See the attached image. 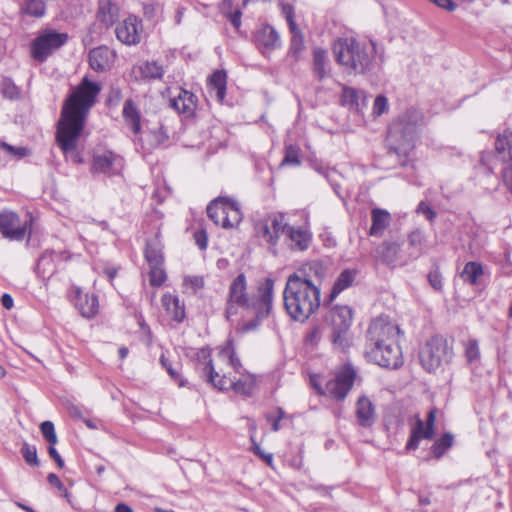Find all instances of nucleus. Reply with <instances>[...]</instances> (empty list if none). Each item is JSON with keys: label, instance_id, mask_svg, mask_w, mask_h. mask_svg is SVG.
I'll use <instances>...</instances> for the list:
<instances>
[{"label": "nucleus", "instance_id": "obj_1", "mask_svg": "<svg viewBox=\"0 0 512 512\" xmlns=\"http://www.w3.org/2000/svg\"><path fill=\"white\" fill-rule=\"evenodd\" d=\"M101 90L102 87L99 82L91 81L88 76H85L71 90L63 104L56 140L63 153L66 156L70 155L74 162H81L79 155L76 153L78 139L84 128L86 118L95 105Z\"/></svg>", "mask_w": 512, "mask_h": 512}, {"label": "nucleus", "instance_id": "obj_2", "mask_svg": "<svg viewBox=\"0 0 512 512\" xmlns=\"http://www.w3.org/2000/svg\"><path fill=\"white\" fill-rule=\"evenodd\" d=\"M227 368H232L237 373H240L242 368L231 341L219 347L213 358L208 348H203L197 353V370L206 382L220 391L233 389L238 394L250 396L255 387V378L247 375L235 380L226 371Z\"/></svg>", "mask_w": 512, "mask_h": 512}, {"label": "nucleus", "instance_id": "obj_3", "mask_svg": "<svg viewBox=\"0 0 512 512\" xmlns=\"http://www.w3.org/2000/svg\"><path fill=\"white\" fill-rule=\"evenodd\" d=\"M274 281L270 278L264 279L259 283L257 291L248 296L246 292V278L244 274H239L231 283L226 308V317L230 318L237 312V307L252 310L255 319L243 325L242 331L248 332L254 330L259 322L267 317L272 309Z\"/></svg>", "mask_w": 512, "mask_h": 512}, {"label": "nucleus", "instance_id": "obj_4", "mask_svg": "<svg viewBox=\"0 0 512 512\" xmlns=\"http://www.w3.org/2000/svg\"><path fill=\"white\" fill-rule=\"evenodd\" d=\"M320 288L307 276L290 275L283 291L284 307L291 319L308 320L320 306Z\"/></svg>", "mask_w": 512, "mask_h": 512}, {"label": "nucleus", "instance_id": "obj_5", "mask_svg": "<svg viewBox=\"0 0 512 512\" xmlns=\"http://www.w3.org/2000/svg\"><path fill=\"white\" fill-rule=\"evenodd\" d=\"M424 124L422 112L416 108L407 109L389 126L387 145L397 156H407L414 148L415 140Z\"/></svg>", "mask_w": 512, "mask_h": 512}, {"label": "nucleus", "instance_id": "obj_6", "mask_svg": "<svg viewBox=\"0 0 512 512\" xmlns=\"http://www.w3.org/2000/svg\"><path fill=\"white\" fill-rule=\"evenodd\" d=\"M336 62L353 74H363L371 69L376 53L374 42L363 45L353 38H339L333 45Z\"/></svg>", "mask_w": 512, "mask_h": 512}, {"label": "nucleus", "instance_id": "obj_7", "mask_svg": "<svg viewBox=\"0 0 512 512\" xmlns=\"http://www.w3.org/2000/svg\"><path fill=\"white\" fill-rule=\"evenodd\" d=\"M419 358L423 368L428 372H433L451 362L453 348L447 339L434 336L422 347Z\"/></svg>", "mask_w": 512, "mask_h": 512}, {"label": "nucleus", "instance_id": "obj_8", "mask_svg": "<svg viewBox=\"0 0 512 512\" xmlns=\"http://www.w3.org/2000/svg\"><path fill=\"white\" fill-rule=\"evenodd\" d=\"M353 311L348 305H332L325 317L326 324L331 328V342L336 348L344 350L348 347L347 332L352 324Z\"/></svg>", "mask_w": 512, "mask_h": 512}, {"label": "nucleus", "instance_id": "obj_9", "mask_svg": "<svg viewBox=\"0 0 512 512\" xmlns=\"http://www.w3.org/2000/svg\"><path fill=\"white\" fill-rule=\"evenodd\" d=\"M208 217L216 224L225 229L236 227L242 219V214L237 202L219 197L207 206Z\"/></svg>", "mask_w": 512, "mask_h": 512}, {"label": "nucleus", "instance_id": "obj_10", "mask_svg": "<svg viewBox=\"0 0 512 512\" xmlns=\"http://www.w3.org/2000/svg\"><path fill=\"white\" fill-rule=\"evenodd\" d=\"M356 375L354 367L347 364L336 373L335 378L327 381L324 389L314 381L313 385L321 395L330 396L336 400H344L354 384Z\"/></svg>", "mask_w": 512, "mask_h": 512}, {"label": "nucleus", "instance_id": "obj_11", "mask_svg": "<svg viewBox=\"0 0 512 512\" xmlns=\"http://www.w3.org/2000/svg\"><path fill=\"white\" fill-rule=\"evenodd\" d=\"M368 361L388 369H397L403 364L402 351L397 341L366 346Z\"/></svg>", "mask_w": 512, "mask_h": 512}, {"label": "nucleus", "instance_id": "obj_12", "mask_svg": "<svg viewBox=\"0 0 512 512\" xmlns=\"http://www.w3.org/2000/svg\"><path fill=\"white\" fill-rule=\"evenodd\" d=\"M288 223L284 214H269L255 223V233L259 238L272 246L278 243L280 235H284Z\"/></svg>", "mask_w": 512, "mask_h": 512}, {"label": "nucleus", "instance_id": "obj_13", "mask_svg": "<svg viewBox=\"0 0 512 512\" xmlns=\"http://www.w3.org/2000/svg\"><path fill=\"white\" fill-rule=\"evenodd\" d=\"M400 334L399 327L388 317L380 316L374 319L367 331V345L373 346L397 341Z\"/></svg>", "mask_w": 512, "mask_h": 512}, {"label": "nucleus", "instance_id": "obj_14", "mask_svg": "<svg viewBox=\"0 0 512 512\" xmlns=\"http://www.w3.org/2000/svg\"><path fill=\"white\" fill-rule=\"evenodd\" d=\"M30 226V222H22L20 217L12 211L0 212V232L4 238L22 241Z\"/></svg>", "mask_w": 512, "mask_h": 512}, {"label": "nucleus", "instance_id": "obj_15", "mask_svg": "<svg viewBox=\"0 0 512 512\" xmlns=\"http://www.w3.org/2000/svg\"><path fill=\"white\" fill-rule=\"evenodd\" d=\"M123 159L112 151H96L93 155L91 170L108 176L119 174L123 169Z\"/></svg>", "mask_w": 512, "mask_h": 512}, {"label": "nucleus", "instance_id": "obj_16", "mask_svg": "<svg viewBox=\"0 0 512 512\" xmlns=\"http://www.w3.org/2000/svg\"><path fill=\"white\" fill-rule=\"evenodd\" d=\"M67 41V34L48 32L36 38L32 45V55L38 61H44L53 50Z\"/></svg>", "mask_w": 512, "mask_h": 512}, {"label": "nucleus", "instance_id": "obj_17", "mask_svg": "<svg viewBox=\"0 0 512 512\" xmlns=\"http://www.w3.org/2000/svg\"><path fill=\"white\" fill-rule=\"evenodd\" d=\"M495 148L497 157L502 162H510L503 169V181L512 193V131H504L502 134H499L495 142Z\"/></svg>", "mask_w": 512, "mask_h": 512}, {"label": "nucleus", "instance_id": "obj_18", "mask_svg": "<svg viewBox=\"0 0 512 512\" xmlns=\"http://www.w3.org/2000/svg\"><path fill=\"white\" fill-rule=\"evenodd\" d=\"M142 28V21L130 15L116 26V37L126 45L138 44L141 40Z\"/></svg>", "mask_w": 512, "mask_h": 512}, {"label": "nucleus", "instance_id": "obj_19", "mask_svg": "<svg viewBox=\"0 0 512 512\" xmlns=\"http://www.w3.org/2000/svg\"><path fill=\"white\" fill-rule=\"evenodd\" d=\"M436 413V409H431L428 413L426 423L421 419H417L415 426L411 430L410 439L406 444L407 450L417 449L421 439L433 438Z\"/></svg>", "mask_w": 512, "mask_h": 512}, {"label": "nucleus", "instance_id": "obj_20", "mask_svg": "<svg viewBox=\"0 0 512 512\" xmlns=\"http://www.w3.org/2000/svg\"><path fill=\"white\" fill-rule=\"evenodd\" d=\"M355 416L359 426L372 427L377 419L376 407L365 395L360 396L355 404Z\"/></svg>", "mask_w": 512, "mask_h": 512}, {"label": "nucleus", "instance_id": "obj_21", "mask_svg": "<svg viewBox=\"0 0 512 512\" xmlns=\"http://www.w3.org/2000/svg\"><path fill=\"white\" fill-rule=\"evenodd\" d=\"M284 235L286 236L285 241L287 245L293 250L304 251L311 242V233L303 227H295L288 224Z\"/></svg>", "mask_w": 512, "mask_h": 512}, {"label": "nucleus", "instance_id": "obj_22", "mask_svg": "<svg viewBox=\"0 0 512 512\" xmlns=\"http://www.w3.org/2000/svg\"><path fill=\"white\" fill-rule=\"evenodd\" d=\"M74 304L85 318L94 317L99 308L97 297L95 295L85 294L79 288L75 290Z\"/></svg>", "mask_w": 512, "mask_h": 512}, {"label": "nucleus", "instance_id": "obj_23", "mask_svg": "<svg viewBox=\"0 0 512 512\" xmlns=\"http://www.w3.org/2000/svg\"><path fill=\"white\" fill-rule=\"evenodd\" d=\"M371 227L369 229V235L375 237H382L385 230L390 226L392 222L391 214L381 208H373L371 210Z\"/></svg>", "mask_w": 512, "mask_h": 512}, {"label": "nucleus", "instance_id": "obj_24", "mask_svg": "<svg viewBox=\"0 0 512 512\" xmlns=\"http://www.w3.org/2000/svg\"><path fill=\"white\" fill-rule=\"evenodd\" d=\"M114 54L107 47H97L89 53L90 67L98 72H103L110 68Z\"/></svg>", "mask_w": 512, "mask_h": 512}, {"label": "nucleus", "instance_id": "obj_25", "mask_svg": "<svg viewBox=\"0 0 512 512\" xmlns=\"http://www.w3.org/2000/svg\"><path fill=\"white\" fill-rule=\"evenodd\" d=\"M162 305L167 315L176 322H182L185 318V306L178 296L171 293H165L162 296Z\"/></svg>", "mask_w": 512, "mask_h": 512}, {"label": "nucleus", "instance_id": "obj_26", "mask_svg": "<svg viewBox=\"0 0 512 512\" xmlns=\"http://www.w3.org/2000/svg\"><path fill=\"white\" fill-rule=\"evenodd\" d=\"M170 105L178 113L186 116L193 115L196 108L195 96L186 90H180L179 94L170 100Z\"/></svg>", "mask_w": 512, "mask_h": 512}, {"label": "nucleus", "instance_id": "obj_27", "mask_svg": "<svg viewBox=\"0 0 512 512\" xmlns=\"http://www.w3.org/2000/svg\"><path fill=\"white\" fill-rule=\"evenodd\" d=\"M329 59L327 55V51L323 48L316 47L313 50V61H312V71L314 76L318 80H323L329 75Z\"/></svg>", "mask_w": 512, "mask_h": 512}, {"label": "nucleus", "instance_id": "obj_28", "mask_svg": "<svg viewBox=\"0 0 512 512\" xmlns=\"http://www.w3.org/2000/svg\"><path fill=\"white\" fill-rule=\"evenodd\" d=\"M122 115L126 124L130 127L133 133L139 134L141 131V114L131 99H127L124 102Z\"/></svg>", "mask_w": 512, "mask_h": 512}, {"label": "nucleus", "instance_id": "obj_29", "mask_svg": "<svg viewBox=\"0 0 512 512\" xmlns=\"http://www.w3.org/2000/svg\"><path fill=\"white\" fill-rule=\"evenodd\" d=\"M366 96L363 91L351 87H344L341 96V104L351 110L360 111L365 106Z\"/></svg>", "mask_w": 512, "mask_h": 512}, {"label": "nucleus", "instance_id": "obj_30", "mask_svg": "<svg viewBox=\"0 0 512 512\" xmlns=\"http://www.w3.org/2000/svg\"><path fill=\"white\" fill-rule=\"evenodd\" d=\"M356 277V271L352 269H345L343 270L340 275L337 277L331 293L328 297V303H332L337 296L350 286H352L353 282L355 281Z\"/></svg>", "mask_w": 512, "mask_h": 512}, {"label": "nucleus", "instance_id": "obj_31", "mask_svg": "<svg viewBox=\"0 0 512 512\" xmlns=\"http://www.w3.org/2000/svg\"><path fill=\"white\" fill-rule=\"evenodd\" d=\"M256 41L259 46L269 51L280 46L279 34L272 26L269 25L264 26L258 31Z\"/></svg>", "mask_w": 512, "mask_h": 512}, {"label": "nucleus", "instance_id": "obj_32", "mask_svg": "<svg viewBox=\"0 0 512 512\" xmlns=\"http://www.w3.org/2000/svg\"><path fill=\"white\" fill-rule=\"evenodd\" d=\"M401 246L400 242L386 240L377 248L376 252L384 263L390 265L398 260Z\"/></svg>", "mask_w": 512, "mask_h": 512}, {"label": "nucleus", "instance_id": "obj_33", "mask_svg": "<svg viewBox=\"0 0 512 512\" xmlns=\"http://www.w3.org/2000/svg\"><path fill=\"white\" fill-rule=\"evenodd\" d=\"M227 75L223 70L215 71L209 78V87L215 92V97L222 102L226 95Z\"/></svg>", "mask_w": 512, "mask_h": 512}, {"label": "nucleus", "instance_id": "obj_34", "mask_svg": "<svg viewBox=\"0 0 512 512\" xmlns=\"http://www.w3.org/2000/svg\"><path fill=\"white\" fill-rule=\"evenodd\" d=\"M98 20L106 27L113 25L119 17V8L116 4L103 2L99 6Z\"/></svg>", "mask_w": 512, "mask_h": 512}, {"label": "nucleus", "instance_id": "obj_35", "mask_svg": "<svg viewBox=\"0 0 512 512\" xmlns=\"http://www.w3.org/2000/svg\"><path fill=\"white\" fill-rule=\"evenodd\" d=\"M484 274V269L481 263L470 261L467 262L460 273V277L463 281L471 284L477 285L480 277Z\"/></svg>", "mask_w": 512, "mask_h": 512}, {"label": "nucleus", "instance_id": "obj_36", "mask_svg": "<svg viewBox=\"0 0 512 512\" xmlns=\"http://www.w3.org/2000/svg\"><path fill=\"white\" fill-rule=\"evenodd\" d=\"M426 242L425 232L420 228H415L408 234L409 247L413 250L411 255L418 258L423 253Z\"/></svg>", "mask_w": 512, "mask_h": 512}, {"label": "nucleus", "instance_id": "obj_37", "mask_svg": "<svg viewBox=\"0 0 512 512\" xmlns=\"http://www.w3.org/2000/svg\"><path fill=\"white\" fill-rule=\"evenodd\" d=\"M139 71L143 79H159L162 77L164 70L157 62H145L134 68Z\"/></svg>", "mask_w": 512, "mask_h": 512}, {"label": "nucleus", "instance_id": "obj_38", "mask_svg": "<svg viewBox=\"0 0 512 512\" xmlns=\"http://www.w3.org/2000/svg\"><path fill=\"white\" fill-rule=\"evenodd\" d=\"M145 258L149 266L163 265V254L159 243L156 240L150 241L146 245Z\"/></svg>", "mask_w": 512, "mask_h": 512}, {"label": "nucleus", "instance_id": "obj_39", "mask_svg": "<svg viewBox=\"0 0 512 512\" xmlns=\"http://www.w3.org/2000/svg\"><path fill=\"white\" fill-rule=\"evenodd\" d=\"M290 32L292 37L289 52L296 60H298L305 49L304 36L299 27H296V29H290Z\"/></svg>", "mask_w": 512, "mask_h": 512}, {"label": "nucleus", "instance_id": "obj_40", "mask_svg": "<svg viewBox=\"0 0 512 512\" xmlns=\"http://www.w3.org/2000/svg\"><path fill=\"white\" fill-rule=\"evenodd\" d=\"M454 437L451 433H445L432 446L434 456L439 459L453 445Z\"/></svg>", "mask_w": 512, "mask_h": 512}, {"label": "nucleus", "instance_id": "obj_41", "mask_svg": "<svg viewBox=\"0 0 512 512\" xmlns=\"http://www.w3.org/2000/svg\"><path fill=\"white\" fill-rule=\"evenodd\" d=\"M465 357L469 363L477 362L480 359V349L478 341L469 339L463 343Z\"/></svg>", "mask_w": 512, "mask_h": 512}, {"label": "nucleus", "instance_id": "obj_42", "mask_svg": "<svg viewBox=\"0 0 512 512\" xmlns=\"http://www.w3.org/2000/svg\"><path fill=\"white\" fill-rule=\"evenodd\" d=\"M167 279V275L162 265L150 266L149 282L154 287H160Z\"/></svg>", "mask_w": 512, "mask_h": 512}, {"label": "nucleus", "instance_id": "obj_43", "mask_svg": "<svg viewBox=\"0 0 512 512\" xmlns=\"http://www.w3.org/2000/svg\"><path fill=\"white\" fill-rule=\"evenodd\" d=\"M23 10L34 17H42L45 13V5L42 0H27Z\"/></svg>", "mask_w": 512, "mask_h": 512}, {"label": "nucleus", "instance_id": "obj_44", "mask_svg": "<svg viewBox=\"0 0 512 512\" xmlns=\"http://www.w3.org/2000/svg\"><path fill=\"white\" fill-rule=\"evenodd\" d=\"M300 157H299V148L294 145H289L285 149V156L281 162L282 166L291 165L298 166L300 165Z\"/></svg>", "mask_w": 512, "mask_h": 512}, {"label": "nucleus", "instance_id": "obj_45", "mask_svg": "<svg viewBox=\"0 0 512 512\" xmlns=\"http://www.w3.org/2000/svg\"><path fill=\"white\" fill-rule=\"evenodd\" d=\"M40 431L44 439L50 444L55 445L58 438L55 432L54 424L51 421H44L40 424Z\"/></svg>", "mask_w": 512, "mask_h": 512}, {"label": "nucleus", "instance_id": "obj_46", "mask_svg": "<svg viewBox=\"0 0 512 512\" xmlns=\"http://www.w3.org/2000/svg\"><path fill=\"white\" fill-rule=\"evenodd\" d=\"M21 454L25 459L26 463L30 466L37 467L39 466V460L37 457V450L34 446L29 445L28 443H24L21 448Z\"/></svg>", "mask_w": 512, "mask_h": 512}, {"label": "nucleus", "instance_id": "obj_47", "mask_svg": "<svg viewBox=\"0 0 512 512\" xmlns=\"http://www.w3.org/2000/svg\"><path fill=\"white\" fill-rule=\"evenodd\" d=\"M1 147L11 156L16 159H21L30 154V151L25 147H15L8 143L2 142Z\"/></svg>", "mask_w": 512, "mask_h": 512}, {"label": "nucleus", "instance_id": "obj_48", "mask_svg": "<svg viewBox=\"0 0 512 512\" xmlns=\"http://www.w3.org/2000/svg\"><path fill=\"white\" fill-rule=\"evenodd\" d=\"M149 137L151 138V143L156 147L166 146L169 138L166 131H164L163 128H159L157 130L152 131L149 134Z\"/></svg>", "mask_w": 512, "mask_h": 512}, {"label": "nucleus", "instance_id": "obj_49", "mask_svg": "<svg viewBox=\"0 0 512 512\" xmlns=\"http://www.w3.org/2000/svg\"><path fill=\"white\" fill-rule=\"evenodd\" d=\"M280 7L282 10V14L284 15L288 22L289 29H296V27L298 26L294 20L295 13L293 6L288 3L280 2Z\"/></svg>", "mask_w": 512, "mask_h": 512}, {"label": "nucleus", "instance_id": "obj_50", "mask_svg": "<svg viewBox=\"0 0 512 512\" xmlns=\"http://www.w3.org/2000/svg\"><path fill=\"white\" fill-rule=\"evenodd\" d=\"M160 362L162 364V366L167 370L168 374L175 380V381H178V385L180 387H183L185 386L186 384V381H184L183 379H180L179 378V374L177 373V371L175 369H173V367L171 366V364L168 362V360L164 357V355L161 356L160 358Z\"/></svg>", "mask_w": 512, "mask_h": 512}, {"label": "nucleus", "instance_id": "obj_51", "mask_svg": "<svg viewBox=\"0 0 512 512\" xmlns=\"http://www.w3.org/2000/svg\"><path fill=\"white\" fill-rule=\"evenodd\" d=\"M250 440L252 443V451L262 459H264L267 464L271 465L273 461V455L272 454H266L260 447V445L256 442L255 437L253 435H250Z\"/></svg>", "mask_w": 512, "mask_h": 512}, {"label": "nucleus", "instance_id": "obj_52", "mask_svg": "<svg viewBox=\"0 0 512 512\" xmlns=\"http://www.w3.org/2000/svg\"><path fill=\"white\" fill-rule=\"evenodd\" d=\"M388 109V101H387V98L383 95H379L376 97V99L374 100V105H373V113L376 114V115H382L383 113H385Z\"/></svg>", "mask_w": 512, "mask_h": 512}, {"label": "nucleus", "instance_id": "obj_53", "mask_svg": "<svg viewBox=\"0 0 512 512\" xmlns=\"http://www.w3.org/2000/svg\"><path fill=\"white\" fill-rule=\"evenodd\" d=\"M417 213L424 215L431 222L436 218V212L424 201L419 203Z\"/></svg>", "mask_w": 512, "mask_h": 512}, {"label": "nucleus", "instance_id": "obj_54", "mask_svg": "<svg viewBox=\"0 0 512 512\" xmlns=\"http://www.w3.org/2000/svg\"><path fill=\"white\" fill-rule=\"evenodd\" d=\"M47 480H48V482H49L51 485H53V486L57 487V489H58L59 491H62V492H63V496H64L66 499H68V497H69L68 491L66 490V488L64 487V485L62 484V482L60 481L59 477H58L56 474H54V473H50V474L48 475V477H47Z\"/></svg>", "mask_w": 512, "mask_h": 512}, {"label": "nucleus", "instance_id": "obj_55", "mask_svg": "<svg viewBox=\"0 0 512 512\" xmlns=\"http://www.w3.org/2000/svg\"><path fill=\"white\" fill-rule=\"evenodd\" d=\"M428 280H429V283L431 284V286L435 290L439 291L442 289V276L439 273V271H437V270L431 271L428 275Z\"/></svg>", "mask_w": 512, "mask_h": 512}, {"label": "nucleus", "instance_id": "obj_56", "mask_svg": "<svg viewBox=\"0 0 512 512\" xmlns=\"http://www.w3.org/2000/svg\"><path fill=\"white\" fill-rule=\"evenodd\" d=\"M184 284L189 286L194 291H196L203 287L204 281H203V278L198 277V276H192V277L188 276V277H185Z\"/></svg>", "mask_w": 512, "mask_h": 512}, {"label": "nucleus", "instance_id": "obj_57", "mask_svg": "<svg viewBox=\"0 0 512 512\" xmlns=\"http://www.w3.org/2000/svg\"><path fill=\"white\" fill-rule=\"evenodd\" d=\"M195 241L201 250H205L207 247V235L205 231H199L195 233Z\"/></svg>", "mask_w": 512, "mask_h": 512}, {"label": "nucleus", "instance_id": "obj_58", "mask_svg": "<svg viewBox=\"0 0 512 512\" xmlns=\"http://www.w3.org/2000/svg\"><path fill=\"white\" fill-rule=\"evenodd\" d=\"M48 453L50 457L56 462L58 467L62 468L64 466V461L57 452V450L54 448V445H50L48 448Z\"/></svg>", "mask_w": 512, "mask_h": 512}, {"label": "nucleus", "instance_id": "obj_59", "mask_svg": "<svg viewBox=\"0 0 512 512\" xmlns=\"http://www.w3.org/2000/svg\"><path fill=\"white\" fill-rule=\"evenodd\" d=\"M241 16L242 13L240 10H236L234 13L229 14V20L236 29L241 26Z\"/></svg>", "mask_w": 512, "mask_h": 512}, {"label": "nucleus", "instance_id": "obj_60", "mask_svg": "<svg viewBox=\"0 0 512 512\" xmlns=\"http://www.w3.org/2000/svg\"><path fill=\"white\" fill-rule=\"evenodd\" d=\"M1 304L6 309H11L13 307V298L9 294H3L1 297Z\"/></svg>", "mask_w": 512, "mask_h": 512}, {"label": "nucleus", "instance_id": "obj_61", "mask_svg": "<svg viewBox=\"0 0 512 512\" xmlns=\"http://www.w3.org/2000/svg\"><path fill=\"white\" fill-rule=\"evenodd\" d=\"M284 417V412L282 409H279V416L277 419L272 420L271 417H268V420L272 422V430L277 432L279 430V421Z\"/></svg>", "mask_w": 512, "mask_h": 512}, {"label": "nucleus", "instance_id": "obj_62", "mask_svg": "<svg viewBox=\"0 0 512 512\" xmlns=\"http://www.w3.org/2000/svg\"><path fill=\"white\" fill-rule=\"evenodd\" d=\"M311 269H314L315 275L321 279L323 277V269L322 265L318 262H313L310 266Z\"/></svg>", "mask_w": 512, "mask_h": 512}, {"label": "nucleus", "instance_id": "obj_63", "mask_svg": "<svg viewBox=\"0 0 512 512\" xmlns=\"http://www.w3.org/2000/svg\"><path fill=\"white\" fill-rule=\"evenodd\" d=\"M115 512H133V509L125 503L116 505Z\"/></svg>", "mask_w": 512, "mask_h": 512}, {"label": "nucleus", "instance_id": "obj_64", "mask_svg": "<svg viewBox=\"0 0 512 512\" xmlns=\"http://www.w3.org/2000/svg\"><path fill=\"white\" fill-rule=\"evenodd\" d=\"M154 13V6L152 4L144 5V14L148 17H152Z\"/></svg>", "mask_w": 512, "mask_h": 512}]
</instances>
